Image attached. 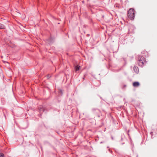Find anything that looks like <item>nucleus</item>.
<instances>
[{
  "label": "nucleus",
  "mask_w": 157,
  "mask_h": 157,
  "mask_svg": "<svg viewBox=\"0 0 157 157\" xmlns=\"http://www.w3.org/2000/svg\"><path fill=\"white\" fill-rule=\"evenodd\" d=\"M135 11L132 8H130L128 12V16L131 20H133L135 17Z\"/></svg>",
  "instance_id": "nucleus-1"
},
{
  "label": "nucleus",
  "mask_w": 157,
  "mask_h": 157,
  "mask_svg": "<svg viewBox=\"0 0 157 157\" xmlns=\"http://www.w3.org/2000/svg\"><path fill=\"white\" fill-rule=\"evenodd\" d=\"M145 62V59L142 56H139L138 58V64L140 66H142Z\"/></svg>",
  "instance_id": "nucleus-2"
},
{
  "label": "nucleus",
  "mask_w": 157,
  "mask_h": 157,
  "mask_svg": "<svg viewBox=\"0 0 157 157\" xmlns=\"http://www.w3.org/2000/svg\"><path fill=\"white\" fill-rule=\"evenodd\" d=\"M38 111L41 113L40 114H38V116L41 117L42 113L44 111L45 109L41 105H40L38 106L37 108Z\"/></svg>",
  "instance_id": "nucleus-3"
},
{
  "label": "nucleus",
  "mask_w": 157,
  "mask_h": 157,
  "mask_svg": "<svg viewBox=\"0 0 157 157\" xmlns=\"http://www.w3.org/2000/svg\"><path fill=\"white\" fill-rule=\"evenodd\" d=\"M93 113L96 116L99 117L101 113L100 111L98 109H94L93 110Z\"/></svg>",
  "instance_id": "nucleus-4"
},
{
  "label": "nucleus",
  "mask_w": 157,
  "mask_h": 157,
  "mask_svg": "<svg viewBox=\"0 0 157 157\" xmlns=\"http://www.w3.org/2000/svg\"><path fill=\"white\" fill-rule=\"evenodd\" d=\"M154 134L155 135L157 134V133L155 131V130L154 129H153L152 130V131L150 132V134L151 135V137L152 138L154 137L153 136Z\"/></svg>",
  "instance_id": "nucleus-5"
},
{
  "label": "nucleus",
  "mask_w": 157,
  "mask_h": 157,
  "mask_svg": "<svg viewBox=\"0 0 157 157\" xmlns=\"http://www.w3.org/2000/svg\"><path fill=\"white\" fill-rule=\"evenodd\" d=\"M140 85V83L138 82H135L133 83V85L135 87H137Z\"/></svg>",
  "instance_id": "nucleus-6"
},
{
  "label": "nucleus",
  "mask_w": 157,
  "mask_h": 157,
  "mask_svg": "<svg viewBox=\"0 0 157 157\" xmlns=\"http://www.w3.org/2000/svg\"><path fill=\"white\" fill-rule=\"evenodd\" d=\"M133 70L136 73L139 72L138 68L137 67L134 66L133 67Z\"/></svg>",
  "instance_id": "nucleus-7"
},
{
  "label": "nucleus",
  "mask_w": 157,
  "mask_h": 157,
  "mask_svg": "<svg viewBox=\"0 0 157 157\" xmlns=\"http://www.w3.org/2000/svg\"><path fill=\"white\" fill-rule=\"evenodd\" d=\"M5 29V26L4 25L1 23H0V29Z\"/></svg>",
  "instance_id": "nucleus-8"
},
{
  "label": "nucleus",
  "mask_w": 157,
  "mask_h": 157,
  "mask_svg": "<svg viewBox=\"0 0 157 157\" xmlns=\"http://www.w3.org/2000/svg\"><path fill=\"white\" fill-rule=\"evenodd\" d=\"M75 69L76 71H78L79 69V67L78 66H76L75 67Z\"/></svg>",
  "instance_id": "nucleus-9"
},
{
  "label": "nucleus",
  "mask_w": 157,
  "mask_h": 157,
  "mask_svg": "<svg viewBox=\"0 0 157 157\" xmlns=\"http://www.w3.org/2000/svg\"><path fill=\"white\" fill-rule=\"evenodd\" d=\"M4 155L2 153L0 152V157H4Z\"/></svg>",
  "instance_id": "nucleus-10"
},
{
  "label": "nucleus",
  "mask_w": 157,
  "mask_h": 157,
  "mask_svg": "<svg viewBox=\"0 0 157 157\" xmlns=\"http://www.w3.org/2000/svg\"><path fill=\"white\" fill-rule=\"evenodd\" d=\"M59 93H60L61 94H63V92L61 89L59 90Z\"/></svg>",
  "instance_id": "nucleus-11"
},
{
  "label": "nucleus",
  "mask_w": 157,
  "mask_h": 157,
  "mask_svg": "<svg viewBox=\"0 0 157 157\" xmlns=\"http://www.w3.org/2000/svg\"><path fill=\"white\" fill-rule=\"evenodd\" d=\"M129 130H128L127 132V134L129 136Z\"/></svg>",
  "instance_id": "nucleus-12"
},
{
  "label": "nucleus",
  "mask_w": 157,
  "mask_h": 157,
  "mask_svg": "<svg viewBox=\"0 0 157 157\" xmlns=\"http://www.w3.org/2000/svg\"><path fill=\"white\" fill-rule=\"evenodd\" d=\"M109 151L111 153H112V150H110V149H109Z\"/></svg>",
  "instance_id": "nucleus-13"
},
{
  "label": "nucleus",
  "mask_w": 157,
  "mask_h": 157,
  "mask_svg": "<svg viewBox=\"0 0 157 157\" xmlns=\"http://www.w3.org/2000/svg\"><path fill=\"white\" fill-rule=\"evenodd\" d=\"M47 77L48 78H50V76H49V75H48L47 76Z\"/></svg>",
  "instance_id": "nucleus-14"
}]
</instances>
